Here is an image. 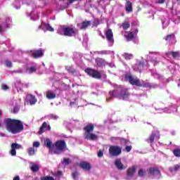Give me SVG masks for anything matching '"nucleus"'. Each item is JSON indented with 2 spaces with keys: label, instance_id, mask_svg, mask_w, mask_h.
<instances>
[{
  "label": "nucleus",
  "instance_id": "f257e3e1",
  "mask_svg": "<svg viewBox=\"0 0 180 180\" xmlns=\"http://www.w3.org/2000/svg\"><path fill=\"white\" fill-rule=\"evenodd\" d=\"M4 123L6 130L9 133H12V134H18V133H20L25 129L23 122L19 120L6 118L4 120Z\"/></svg>",
  "mask_w": 180,
  "mask_h": 180
},
{
  "label": "nucleus",
  "instance_id": "f03ea898",
  "mask_svg": "<svg viewBox=\"0 0 180 180\" xmlns=\"http://www.w3.org/2000/svg\"><path fill=\"white\" fill-rule=\"evenodd\" d=\"M124 78L127 81L129 82L131 85H134L135 86H139L142 88H151V84L146 82L142 80L140 81V79L138 77H134L131 74L128 73L124 75Z\"/></svg>",
  "mask_w": 180,
  "mask_h": 180
},
{
  "label": "nucleus",
  "instance_id": "7ed1b4c3",
  "mask_svg": "<svg viewBox=\"0 0 180 180\" xmlns=\"http://www.w3.org/2000/svg\"><path fill=\"white\" fill-rule=\"evenodd\" d=\"M60 30L58 33L62 36H66L68 37H74L77 35V28L74 27L62 25L60 27Z\"/></svg>",
  "mask_w": 180,
  "mask_h": 180
},
{
  "label": "nucleus",
  "instance_id": "20e7f679",
  "mask_svg": "<svg viewBox=\"0 0 180 180\" xmlns=\"http://www.w3.org/2000/svg\"><path fill=\"white\" fill-rule=\"evenodd\" d=\"M109 95L110 96H113V98H118L119 99H129V96H130V93L127 90V89H122L119 93L117 90H112L109 91Z\"/></svg>",
  "mask_w": 180,
  "mask_h": 180
},
{
  "label": "nucleus",
  "instance_id": "39448f33",
  "mask_svg": "<svg viewBox=\"0 0 180 180\" xmlns=\"http://www.w3.org/2000/svg\"><path fill=\"white\" fill-rule=\"evenodd\" d=\"M55 147L56 148V150L52 152L53 154H60V151H64L65 150V147H67V143L64 140H59L55 143Z\"/></svg>",
  "mask_w": 180,
  "mask_h": 180
},
{
  "label": "nucleus",
  "instance_id": "423d86ee",
  "mask_svg": "<svg viewBox=\"0 0 180 180\" xmlns=\"http://www.w3.org/2000/svg\"><path fill=\"white\" fill-rule=\"evenodd\" d=\"M84 72L95 79H101L102 78V75L100 73V72L95 69L86 68L84 70Z\"/></svg>",
  "mask_w": 180,
  "mask_h": 180
},
{
  "label": "nucleus",
  "instance_id": "0eeeda50",
  "mask_svg": "<svg viewBox=\"0 0 180 180\" xmlns=\"http://www.w3.org/2000/svg\"><path fill=\"white\" fill-rule=\"evenodd\" d=\"M109 154L111 157H117L122 154V148L119 146H111L109 148Z\"/></svg>",
  "mask_w": 180,
  "mask_h": 180
},
{
  "label": "nucleus",
  "instance_id": "6e6552de",
  "mask_svg": "<svg viewBox=\"0 0 180 180\" xmlns=\"http://www.w3.org/2000/svg\"><path fill=\"white\" fill-rule=\"evenodd\" d=\"M148 173L149 175H151L152 176H159L160 178L161 176V171L160 170V168L155 167H149L147 169Z\"/></svg>",
  "mask_w": 180,
  "mask_h": 180
},
{
  "label": "nucleus",
  "instance_id": "1a4fd4ad",
  "mask_svg": "<svg viewBox=\"0 0 180 180\" xmlns=\"http://www.w3.org/2000/svg\"><path fill=\"white\" fill-rule=\"evenodd\" d=\"M20 148H23V147H22V145L16 143H13L11 144V149L9 152L11 155L15 157V155H16V150H20Z\"/></svg>",
  "mask_w": 180,
  "mask_h": 180
},
{
  "label": "nucleus",
  "instance_id": "9d476101",
  "mask_svg": "<svg viewBox=\"0 0 180 180\" xmlns=\"http://www.w3.org/2000/svg\"><path fill=\"white\" fill-rule=\"evenodd\" d=\"M79 166L84 169V171H91V169H92V165L88 162L82 161L79 163Z\"/></svg>",
  "mask_w": 180,
  "mask_h": 180
},
{
  "label": "nucleus",
  "instance_id": "9b49d317",
  "mask_svg": "<svg viewBox=\"0 0 180 180\" xmlns=\"http://www.w3.org/2000/svg\"><path fill=\"white\" fill-rule=\"evenodd\" d=\"M106 39L110 43H115V39H113V32H112V29H108L105 33Z\"/></svg>",
  "mask_w": 180,
  "mask_h": 180
},
{
  "label": "nucleus",
  "instance_id": "f8f14e48",
  "mask_svg": "<svg viewBox=\"0 0 180 180\" xmlns=\"http://www.w3.org/2000/svg\"><path fill=\"white\" fill-rule=\"evenodd\" d=\"M26 101L30 105H36L37 102V98H36V96L32 94H27L26 96Z\"/></svg>",
  "mask_w": 180,
  "mask_h": 180
},
{
  "label": "nucleus",
  "instance_id": "ddd939ff",
  "mask_svg": "<svg viewBox=\"0 0 180 180\" xmlns=\"http://www.w3.org/2000/svg\"><path fill=\"white\" fill-rule=\"evenodd\" d=\"M44 129H46V130L50 131V130H51V127L50 125L47 124V122H44L39 128L38 134H43V133H44Z\"/></svg>",
  "mask_w": 180,
  "mask_h": 180
},
{
  "label": "nucleus",
  "instance_id": "4468645a",
  "mask_svg": "<svg viewBox=\"0 0 180 180\" xmlns=\"http://www.w3.org/2000/svg\"><path fill=\"white\" fill-rule=\"evenodd\" d=\"M95 129V125L94 124L90 123L87 124L86 127L83 128V130L85 131L86 134H90L94 131V129Z\"/></svg>",
  "mask_w": 180,
  "mask_h": 180
},
{
  "label": "nucleus",
  "instance_id": "2eb2a0df",
  "mask_svg": "<svg viewBox=\"0 0 180 180\" xmlns=\"http://www.w3.org/2000/svg\"><path fill=\"white\" fill-rule=\"evenodd\" d=\"M115 165L119 171H123V169H126V167H124V165L123 163H122V160L120 159L115 160Z\"/></svg>",
  "mask_w": 180,
  "mask_h": 180
},
{
  "label": "nucleus",
  "instance_id": "dca6fc26",
  "mask_svg": "<svg viewBox=\"0 0 180 180\" xmlns=\"http://www.w3.org/2000/svg\"><path fill=\"white\" fill-rule=\"evenodd\" d=\"M125 11L128 13H131V12H133V3H131V1L126 0Z\"/></svg>",
  "mask_w": 180,
  "mask_h": 180
},
{
  "label": "nucleus",
  "instance_id": "f3484780",
  "mask_svg": "<svg viewBox=\"0 0 180 180\" xmlns=\"http://www.w3.org/2000/svg\"><path fill=\"white\" fill-rule=\"evenodd\" d=\"M44 56V52L41 49L35 51L32 53V58H40V57H43Z\"/></svg>",
  "mask_w": 180,
  "mask_h": 180
},
{
  "label": "nucleus",
  "instance_id": "a211bd4d",
  "mask_svg": "<svg viewBox=\"0 0 180 180\" xmlns=\"http://www.w3.org/2000/svg\"><path fill=\"white\" fill-rule=\"evenodd\" d=\"M166 56H167V57H169V56H172V58L176 60V58H179L180 52L170 51H168L167 53H166Z\"/></svg>",
  "mask_w": 180,
  "mask_h": 180
},
{
  "label": "nucleus",
  "instance_id": "6ab92c4d",
  "mask_svg": "<svg viewBox=\"0 0 180 180\" xmlns=\"http://www.w3.org/2000/svg\"><path fill=\"white\" fill-rule=\"evenodd\" d=\"M155 137H157V134L155 132H152L146 139V142L150 144H154V140H155Z\"/></svg>",
  "mask_w": 180,
  "mask_h": 180
},
{
  "label": "nucleus",
  "instance_id": "aec40b11",
  "mask_svg": "<svg viewBox=\"0 0 180 180\" xmlns=\"http://www.w3.org/2000/svg\"><path fill=\"white\" fill-rule=\"evenodd\" d=\"M85 139L86 140H91L94 141V140H98V135L93 133H90L85 135Z\"/></svg>",
  "mask_w": 180,
  "mask_h": 180
},
{
  "label": "nucleus",
  "instance_id": "412c9836",
  "mask_svg": "<svg viewBox=\"0 0 180 180\" xmlns=\"http://www.w3.org/2000/svg\"><path fill=\"white\" fill-rule=\"evenodd\" d=\"M136 174V167L132 166L131 167H129L127 170V176H133Z\"/></svg>",
  "mask_w": 180,
  "mask_h": 180
},
{
  "label": "nucleus",
  "instance_id": "4be33fe9",
  "mask_svg": "<svg viewBox=\"0 0 180 180\" xmlns=\"http://www.w3.org/2000/svg\"><path fill=\"white\" fill-rule=\"evenodd\" d=\"M105 59L103 58H97L96 59V64L98 66V67H103V65H105Z\"/></svg>",
  "mask_w": 180,
  "mask_h": 180
},
{
  "label": "nucleus",
  "instance_id": "5701e85b",
  "mask_svg": "<svg viewBox=\"0 0 180 180\" xmlns=\"http://www.w3.org/2000/svg\"><path fill=\"white\" fill-rule=\"evenodd\" d=\"M89 26H91V21L85 20L82 22V26L80 27L81 30H85Z\"/></svg>",
  "mask_w": 180,
  "mask_h": 180
},
{
  "label": "nucleus",
  "instance_id": "b1692460",
  "mask_svg": "<svg viewBox=\"0 0 180 180\" xmlns=\"http://www.w3.org/2000/svg\"><path fill=\"white\" fill-rule=\"evenodd\" d=\"M57 96L56 93L51 91H48L46 92V98L48 99H55V98Z\"/></svg>",
  "mask_w": 180,
  "mask_h": 180
},
{
  "label": "nucleus",
  "instance_id": "393cba45",
  "mask_svg": "<svg viewBox=\"0 0 180 180\" xmlns=\"http://www.w3.org/2000/svg\"><path fill=\"white\" fill-rule=\"evenodd\" d=\"M30 169L32 172H39V169H40V167L35 163H32L30 166Z\"/></svg>",
  "mask_w": 180,
  "mask_h": 180
},
{
  "label": "nucleus",
  "instance_id": "a878e982",
  "mask_svg": "<svg viewBox=\"0 0 180 180\" xmlns=\"http://www.w3.org/2000/svg\"><path fill=\"white\" fill-rule=\"evenodd\" d=\"M172 39H175V34H170L165 37L166 41H171Z\"/></svg>",
  "mask_w": 180,
  "mask_h": 180
},
{
  "label": "nucleus",
  "instance_id": "bb28decb",
  "mask_svg": "<svg viewBox=\"0 0 180 180\" xmlns=\"http://www.w3.org/2000/svg\"><path fill=\"white\" fill-rule=\"evenodd\" d=\"M120 27H122L124 30H127L130 27V23L129 22H124L121 24Z\"/></svg>",
  "mask_w": 180,
  "mask_h": 180
},
{
  "label": "nucleus",
  "instance_id": "cd10ccee",
  "mask_svg": "<svg viewBox=\"0 0 180 180\" xmlns=\"http://www.w3.org/2000/svg\"><path fill=\"white\" fill-rule=\"evenodd\" d=\"M126 37L128 41L133 40L134 39V32H129Z\"/></svg>",
  "mask_w": 180,
  "mask_h": 180
},
{
  "label": "nucleus",
  "instance_id": "c85d7f7f",
  "mask_svg": "<svg viewBox=\"0 0 180 180\" xmlns=\"http://www.w3.org/2000/svg\"><path fill=\"white\" fill-rule=\"evenodd\" d=\"M45 145L47 148H52L53 147V142L49 139H46L45 141Z\"/></svg>",
  "mask_w": 180,
  "mask_h": 180
},
{
  "label": "nucleus",
  "instance_id": "c756f323",
  "mask_svg": "<svg viewBox=\"0 0 180 180\" xmlns=\"http://www.w3.org/2000/svg\"><path fill=\"white\" fill-rule=\"evenodd\" d=\"M179 165H175L173 167H169V170L170 172H176V171H179Z\"/></svg>",
  "mask_w": 180,
  "mask_h": 180
},
{
  "label": "nucleus",
  "instance_id": "7c9ffc66",
  "mask_svg": "<svg viewBox=\"0 0 180 180\" xmlns=\"http://www.w3.org/2000/svg\"><path fill=\"white\" fill-rule=\"evenodd\" d=\"M146 66V63L143 61H140L138 63V69L139 70V72H141V70Z\"/></svg>",
  "mask_w": 180,
  "mask_h": 180
},
{
  "label": "nucleus",
  "instance_id": "2f4dec72",
  "mask_svg": "<svg viewBox=\"0 0 180 180\" xmlns=\"http://www.w3.org/2000/svg\"><path fill=\"white\" fill-rule=\"evenodd\" d=\"M123 57L125 58V60H131V58H133V54L124 53L123 54Z\"/></svg>",
  "mask_w": 180,
  "mask_h": 180
},
{
  "label": "nucleus",
  "instance_id": "473e14b6",
  "mask_svg": "<svg viewBox=\"0 0 180 180\" xmlns=\"http://www.w3.org/2000/svg\"><path fill=\"white\" fill-rule=\"evenodd\" d=\"M66 70L70 74H73L74 75V74H75V72H77L75 69L72 68L71 66L66 67Z\"/></svg>",
  "mask_w": 180,
  "mask_h": 180
},
{
  "label": "nucleus",
  "instance_id": "72a5a7b5",
  "mask_svg": "<svg viewBox=\"0 0 180 180\" xmlns=\"http://www.w3.org/2000/svg\"><path fill=\"white\" fill-rule=\"evenodd\" d=\"M27 153H28V155L30 156L34 155V147L29 148L27 150Z\"/></svg>",
  "mask_w": 180,
  "mask_h": 180
},
{
  "label": "nucleus",
  "instance_id": "f704fd0d",
  "mask_svg": "<svg viewBox=\"0 0 180 180\" xmlns=\"http://www.w3.org/2000/svg\"><path fill=\"white\" fill-rule=\"evenodd\" d=\"M173 154L175 157H180V148H176L173 150Z\"/></svg>",
  "mask_w": 180,
  "mask_h": 180
},
{
  "label": "nucleus",
  "instance_id": "c9c22d12",
  "mask_svg": "<svg viewBox=\"0 0 180 180\" xmlns=\"http://www.w3.org/2000/svg\"><path fill=\"white\" fill-rule=\"evenodd\" d=\"M41 180H55L51 176H44L41 177Z\"/></svg>",
  "mask_w": 180,
  "mask_h": 180
},
{
  "label": "nucleus",
  "instance_id": "e433bc0d",
  "mask_svg": "<svg viewBox=\"0 0 180 180\" xmlns=\"http://www.w3.org/2000/svg\"><path fill=\"white\" fill-rule=\"evenodd\" d=\"M139 176H144L146 175V172L143 169H140L138 172Z\"/></svg>",
  "mask_w": 180,
  "mask_h": 180
},
{
  "label": "nucleus",
  "instance_id": "4c0bfd02",
  "mask_svg": "<svg viewBox=\"0 0 180 180\" xmlns=\"http://www.w3.org/2000/svg\"><path fill=\"white\" fill-rule=\"evenodd\" d=\"M37 70V69L34 66H32V67L28 68V71H29L30 74H32L33 72H36Z\"/></svg>",
  "mask_w": 180,
  "mask_h": 180
},
{
  "label": "nucleus",
  "instance_id": "58836bf2",
  "mask_svg": "<svg viewBox=\"0 0 180 180\" xmlns=\"http://www.w3.org/2000/svg\"><path fill=\"white\" fill-rule=\"evenodd\" d=\"M46 30H48L49 32H54V28H53L52 27L50 26V24H47L46 25Z\"/></svg>",
  "mask_w": 180,
  "mask_h": 180
},
{
  "label": "nucleus",
  "instance_id": "ea45409f",
  "mask_svg": "<svg viewBox=\"0 0 180 180\" xmlns=\"http://www.w3.org/2000/svg\"><path fill=\"white\" fill-rule=\"evenodd\" d=\"M132 148H133V146H131V145L127 146L125 147V151H127V153H130Z\"/></svg>",
  "mask_w": 180,
  "mask_h": 180
},
{
  "label": "nucleus",
  "instance_id": "a19ab883",
  "mask_svg": "<svg viewBox=\"0 0 180 180\" xmlns=\"http://www.w3.org/2000/svg\"><path fill=\"white\" fill-rule=\"evenodd\" d=\"M6 65L8 68H11L12 67V62L9 60H6Z\"/></svg>",
  "mask_w": 180,
  "mask_h": 180
},
{
  "label": "nucleus",
  "instance_id": "79ce46f5",
  "mask_svg": "<svg viewBox=\"0 0 180 180\" xmlns=\"http://www.w3.org/2000/svg\"><path fill=\"white\" fill-rule=\"evenodd\" d=\"M97 155L99 158H102L103 157V152L102 150H98Z\"/></svg>",
  "mask_w": 180,
  "mask_h": 180
},
{
  "label": "nucleus",
  "instance_id": "37998d69",
  "mask_svg": "<svg viewBox=\"0 0 180 180\" xmlns=\"http://www.w3.org/2000/svg\"><path fill=\"white\" fill-rule=\"evenodd\" d=\"M72 176L73 179H77V176H78V172H75L72 174Z\"/></svg>",
  "mask_w": 180,
  "mask_h": 180
},
{
  "label": "nucleus",
  "instance_id": "c03bdc74",
  "mask_svg": "<svg viewBox=\"0 0 180 180\" xmlns=\"http://www.w3.org/2000/svg\"><path fill=\"white\" fill-rule=\"evenodd\" d=\"M1 89L4 91H6L7 89H9V87L6 84H1Z\"/></svg>",
  "mask_w": 180,
  "mask_h": 180
},
{
  "label": "nucleus",
  "instance_id": "a18cd8bd",
  "mask_svg": "<svg viewBox=\"0 0 180 180\" xmlns=\"http://www.w3.org/2000/svg\"><path fill=\"white\" fill-rule=\"evenodd\" d=\"M33 147H34H34H36V148L40 147V143H39V142H37V141L34 142V143H33Z\"/></svg>",
  "mask_w": 180,
  "mask_h": 180
},
{
  "label": "nucleus",
  "instance_id": "49530a36",
  "mask_svg": "<svg viewBox=\"0 0 180 180\" xmlns=\"http://www.w3.org/2000/svg\"><path fill=\"white\" fill-rule=\"evenodd\" d=\"M63 161L65 163V165H68V164H70V159L68 158L63 159Z\"/></svg>",
  "mask_w": 180,
  "mask_h": 180
},
{
  "label": "nucleus",
  "instance_id": "de8ad7c7",
  "mask_svg": "<svg viewBox=\"0 0 180 180\" xmlns=\"http://www.w3.org/2000/svg\"><path fill=\"white\" fill-rule=\"evenodd\" d=\"M18 112H19V108L14 107V108H13V113H18Z\"/></svg>",
  "mask_w": 180,
  "mask_h": 180
},
{
  "label": "nucleus",
  "instance_id": "09e8293b",
  "mask_svg": "<svg viewBox=\"0 0 180 180\" xmlns=\"http://www.w3.org/2000/svg\"><path fill=\"white\" fill-rule=\"evenodd\" d=\"M122 143H124L125 144H127V143H129V140L125 139H122Z\"/></svg>",
  "mask_w": 180,
  "mask_h": 180
},
{
  "label": "nucleus",
  "instance_id": "8fccbe9b",
  "mask_svg": "<svg viewBox=\"0 0 180 180\" xmlns=\"http://www.w3.org/2000/svg\"><path fill=\"white\" fill-rule=\"evenodd\" d=\"M13 180H20V178L19 177V176H16L13 178Z\"/></svg>",
  "mask_w": 180,
  "mask_h": 180
},
{
  "label": "nucleus",
  "instance_id": "3c124183",
  "mask_svg": "<svg viewBox=\"0 0 180 180\" xmlns=\"http://www.w3.org/2000/svg\"><path fill=\"white\" fill-rule=\"evenodd\" d=\"M165 0H158V4H164Z\"/></svg>",
  "mask_w": 180,
  "mask_h": 180
},
{
  "label": "nucleus",
  "instance_id": "603ef678",
  "mask_svg": "<svg viewBox=\"0 0 180 180\" xmlns=\"http://www.w3.org/2000/svg\"><path fill=\"white\" fill-rule=\"evenodd\" d=\"M100 54H106V51H101Z\"/></svg>",
  "mask_w": 180,
  "mask_h": 180
},
{
  "label": "nucleus",
  "instance_id": "864d4df0",
  "mask_svg": "<svg viewBox=\"0 0 180 180\" xmlns=\"http://www.w3.org/2000/svg\"><path fill=\"white\" fill-rule=\"evenodd\" d=\"M110 99H112V97L107 98H106L107 102H109V101H110Z\"/></svg>",
  "mask_w": 180,
  "mask_h": 180
},
{
  "label": "nucleus",
  "instance_id": "5fc2aeb1",
  "mask_svg": "<svg viewBox=\"0 0 180 180\" xmlns=\"http://www.w3.org/2000/svg\"><path fill=\"white\" fill-rule=\"evenodd\" d=\"M0 116H2V110H0Z\"/></svg>",
  "mask_w": 180,
  "mask_h": 180
},
{
  "label": "nucleus",
  "instance_id": "6e6d98bb",
  "mask_svg": "<svg viewBox=\"0 0 180 180\" xmlns=\"http://www.w3.org/2000/svg\"><path fill=\"white\" fill-rule=\"evenodd\" d=\"M2 31V27L0 26V32Z\"/></svg>",
  "mask_w": 180,
  "mask_h": 180
},
{
  "label": "nucleus",
  "instance_id": "4d7b16f0",
  "mask_svg": "<svg viewBox=\"0 0 180 180\" xmlns=\"http://www.w3.org/2000/svg\"><path fill=\"white\" fill-rule=\"evenodd\" d=\"M58 174L60 175L61 174V172H58Z\"/></svg>",
  "mask_w": 180,
  "mask_h": 180
},
{
  "label": "nucleus",
  "instance_id": "13d9d810",
  "mask_svg": "<svg viewBox=\"0 0 180 180\" xmlns=\"http://www.w3.org/2000/svg\"><path fill=\"white\" fill-rule=\"evenodd\" d=\"M40 27H41V25H39V29H40Z\"/></svg>",
  "mask_w": 180,
  "mask_h": 180
},
{
  "label": "nucleus",
  "instance_id": "bf43d9fd",
  "mask_svg": "<svg viewBox=\"0 0 180 180\" xmlns=\"http://www.w3.org/2000/svg\"><path fill=\"white\" fill-rule=\"evenodd\" d=\"M16 8V9H19V8H18V7H15Z\"/></svg>",
  "mask_w": 180,
  "mask_h": 180
},
{
  "label": "nucleus",
  "instance_id": "052dcab7",
  "mask_svg": "<svg viewBox=\"0 0 180 180\" xmlns=\"http://www.w3.org/2000/svg\"><path fill=\"white\" fill-rule=\"evenodd\" d=\"M1 123H0V127H1Z\"/></svg>",
  "mask_w": 180,
  "mask_h": 180
}]
</instances>
